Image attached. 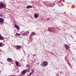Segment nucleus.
<instances>
[{"label":"nucleus","mask_w":76,"mask_h":76,"mask_svg":"<svg viewBox=\"0 0 76 76\" xmlns=\"http://www.w3.org/2000/svg\"><path fill=\"white\" fill-rule=\"evenodd\" d=\"M26 67H29V65H26Z\"/></svg>","instance_id":"6ab92c4d"},{"label":"nucleus","mask_w":76,"mask_h":76,"mask_svg":"<svg viewBox=\"0 0 76 76\" xmlns=\"http://www.w3.org/2000/svg\"><path fill=\"white\" fill-rule=\"evenodd\" d=\"M6 7V5H4V4H3V8H5V7Z\"/></svg>","instance_id":"a211bd4d"},{"label":"nucleus","mask_w":76,"mask_h":76,"mask_svg":"<svg viewBox=\"0 0 76 76\" xmlns=\"http://www.w3.org/2000/svg\"><path fill=\"white\" fill-rule=\"evenodd\" d=\"M51 54H52L53 55H54V54L53 52H51Z\"/></svg>","instance_id":"4be33fe9"},{"label":"nucleus","mask_w":76,"mask_h":76,"mask_svg":"<svg viewBox=\"0 0 76 76\" xmlns=\"http://www.w3.org/2000/svg\"><path fill=\"white\" fill-rule=\"evenodd\" d=\"M32 6L31 5L28 6L26 7V9H29V8H32Z\"/></svg>","instance_id":"9d476101"},{"label":"nucleus","mask_w":76,"mask_h":76,"mask_svg":"<svg viewBox=\"0 0 76 76\" xmlns=\"http://www.w3.org/2000/svg\"><path fill=\"white\" fill-rule=\"evenodd\" d=\"M4 39V38L2 36H0V40H3Z\"/></svg>","instance_id":"f8f14e48"},{"label":"nucleus","mask_w":76,"mask_h":76,"mask_svg":"<svg viewBox=\"0 0 76 76\" xmlns=\"http://www.w3.org/2000/svg\"><path fill=\"white\" fill-rule=\"evenodd\" d=\"M14 26L15 28H17L18 30H19L20 29V28H19V27L16 24H15L14 25Z\"/></svg>","instance_id":"f03ea898"},{"label":"nucleus","mask_w":76,"mask_h":76,"mask_svg":"<svg viewBox=\"0 0 76 76\" xmlns=\"http://www.w3.org/2000/svg\"><path fill=\"white\" fill-rule=\"evenodd\" d=\"M24 61H25V60H23Z\"/></svg>","instance_id":"7c9ffc66"},{"label":"nucleus","mask_w":76,"mask_h":76,"mask_svg":"<svg viewBox=\"0 0 76 76\" xmlns=\"http://www.w3.org/2000/svg\"><path fill=\"white\" fill-rule=\"evenodd\" d=\"M16 35L17 36H20V34L18 33H16Z\"/></svg>","instance_id":"2eb2a0df"},{"label":"nucleus","mask_w":76,"mask_h":76,"mask_svg":"<svg viewBox=\"0 0 76 76\" xmlns=\"http://www.w3.org/2000/svg\"><path fill=\"white\" fill-rule=\"evenodd\" d=\"M34 70H32L31 72L30 73V74H29V75L30 76H31V74H32V73H34Z\"/></svg>","instance_id":"4468645a"},{"label":"nucleus","mask_w":76,"mask_h":76,"mask_svg":"<svg viewBox=\"0 0 76 76\" xmlns=\"http://www.w3.org/2000/svg\"><path fill=\"white\" fill-rule=\"evenodd\" d=\"M1 34H0V37H1Z\"/></svg>","instance_id":"bb28decb"},{"label":"nucleus","mask_w":76,"mask_h":76,"mask_svg":"<svg viewBox=\"0 0 76 76\" xmlns=\"http://www.w3.org/2000/svg\"><path fill=\"white\" fill-rule=\"evenodd\" d=\"M15 64L18 67H19V64H18V62L17 61H16L15 62Z\"/></svg>","instance_id":"9b49d317"},{"label":"nucleus","mask_w":76,"mask_h":76,"mask_svg":"<svg viewBox=\"0 0 76 76\" xmlns=\"http://www.w3.org/2000/svg\"><path fill=\"white\" fill-rule=\"evenodd\" d=\"M1 73V71H0V73Z\"/></svg>","instance_id":"cd10ccee"},{"label":"nucleus","mask_w":76,"mask_h":76,"mask_svg":"<svg viewBox=\"0 0 76 76\" xmlns=\"http://www.w3.org/2000/svg\"><path fill=\"white\" fill-rule=\"evenodd\" d=\"M48 31L50 32H53V30L51 28H49L48 29Z\"/></svg>","instance_id":"39448f33"},{"label":"nucleus","mask_w":76,"mask_h":76,"mask_svg":"<svg viewBox=\"0 0 76 76\" xmlns=\"http://www.w3.org/2000/svg\"><path fill=\"white\" fill-rule=\"evenodd\" d=\"M1 44H2V43H0V47H1Z\"/></svg>","instance_id":"412c9836"},{"label":"nucleus","mask_w":76,"mask_h":76,"mask_svg":"<svg viewBox=\"0 0 76 76\" xmlns=\"http://www.w3.org/2000/svg\"><path fill=\"white\" fill-rule=\"evenodd\" d=\"M48 64V63L47 62L45 61L43 62V65L44 66H47Z\"/></svg>","instance_id":"6e6552de"},{"label":"nucleus","mask_w":76,"mask_h":76,"mask_svg":"<svg viewBox=\"0 0 76 76\" xmlns=\"http://www.w3.org/2000/svg\"><path fill=\"white\" fill-rule=\"evenodd\" d=\"M7 60L8 61H10L12 62L13 61V60H12V59L10 58H7Z\"/></svg>","instance_id":"423d86ee"},{"label":"nucleus","mask_w":76,"mask_h":76,"mask_svg":"<svg viewBox=\"0 0 76 76\" xmlns=\"http://www.w3.org/2000/svg\"><path fill=\"white\" fill-rule=\"evenodd\" d=\"M12 76V75H10V76Z\"/></svg>","instance_id":"c756f323"},{"label":"nucleus","mask_w":76,"mask_h":76,"mask_svg":"<svg viewBox=\"0 0 76 76\" xmlns=\"http://www.w3.org/2000/svg\"><path fill=\"white\" fill-rule=\"evenodd\" d=\"M25 35V34L24 33L23 34V35Z\"/></svg>","instance_id":"a878e982"},{"label":"nucleus","mask_w":76,"mask_h":76,"mask_svg":"<svg viewBox=\"0 0 76 76\" xmlns=\"http://www.w3.org/2000/svg\"><path fill=\"white\" fill-rule=\"evenodd\" d=\"M3 42H5V41H4Z\"/></svg>","instance_id":"c85d7f7f"},{"label":"nucleus","mask_w":76,"mask_h":76,"mask_svg":"<svg viewBox=\"0 0 76 76\" xmlns=\"http://www.w3.org/2000/svg\"><path fill=\"white\" fill-rule=\"evenodd\" d=\"M4 19L1 18H0V23L1 25L4 23Z\"/></svg>","instance_id":"f257e3e1"},{"label":"nucleus","mask_w":76,"mask_h":76,"mask_svg":"<svg viewBox=\"0 0 76 76\" xmlns=\"http://www.w3.org/2000/svg\"><path fill=\"white\" fill-rule=\"evenodd\" d=\"M61 6V5H58V6H59V7H61V6Z\"/></svg>","instance_id":"b1692460"},{"label":"nucleus","mask_w":76,"mask_h":76,"mask_svg":"<svg viewBox=\"0 0 76 76\" xmlns=\"http://www.w3.org/2000/svg\"><path fill=\"white\" fill-rule=\"evenodd\" d=\"M21 46L20 45H17V47L16 48V50H19V49H20L21 48Z\"/></svg>","instance_id":"7ed1b4c3"},{"label":"nucleus","mask_w":76,"mask_h":76,"mask_svg":"<svg viewBox=\"0 0 76 76\" xmlns=\"http://www.w3.org/2000/svg\"><path fill=\"white\" fill-rule=\"evenodd\" d=\"M64 46L66 50H67V49L69 48V46H68V45L66 44H64Z\"/></svg>","instance_id":"0eeeda50"},{"label":"nucleus","mask_w":76,"mask_h":76,"mask_svg":"<svg viewBox=\"0 0 76 76\" xmlns=\"http://www.w3.org/2000/svg\"><path fill=\"white\" fill-rule=\"evenodd\" d=\"M34 17L35 18H38V14H34Z\"/></svg>","instance_id":"ddd939ff"},{"label":"nucleus","mask_w":76,"mask_h":76,"mask_svg":"<svg viewBox=\"0 0 76 76\" xmlns=\"http://www.w3.org/2000/svg\"><path fill=\"white\" fill-rule=\"evenodd\" d=\"M31 34H32L33 35H35V33L32 32L31 33Z\"/></svg>","instance_id":"dca6fc26"},{"label":"nucleus","mask_w":76,"mask_h":76,"mask_svg":"<svg viewBox=\"0 0 76 76\" xmlns=\"http://www.w3.org/2000/svg\"><path fill=\"white\" fill-rule=\"evenodd\" d=\"M47 20H50V18H48V19H47Z\"/></svg>","instance_id":"393cba45"},{"label":"nucleus","mask_w":76,"mask_h":76,"mask_svg":"<svg viewBox=\"0 0 76 76\" xmlns=\"http://www.w3.org/2000/svg\"><path fill=\"white\" fill-rule=\"evenodd\" d=\"M53 6H55V5H56V4L55 3H53V4H52Z\"/></svg>","instance_id":"aec40b11"},{"label":"nucleus","mask_w":76,"mask_h":76,"mask_svg":"<svg viewBox=\"0 0 76 76\" xmlns=\"http://www.w3.org/2000/svg\"><path fill=\"white\" fill-rule=\"evenodd\" d=\"M0 8H3V3L2 2L0 3Z\"/></svg>","instance_id":"20e7f679"},{"label":"nucleus","mask_w":76,"mask_h":76,"mask_svg":"<svg viewBox=\"0 0 76 76\" xmlns=\"http://www.w3.org/2000/svg\"><path fill=\"white\" fill-rule=\"evenodd\" d=\"M25 73H26V71L25 70H24L22 72V74L23 75H24Z\"/></svg>","instance_id":"1a4fd4ad"},{"label":"nucleus","mask_w":76,"mask_h":76,"mask_svg":"<svg viewBox=\"0 0 76 76\" xmlns=\"http://www.w3.org/2000/svg\"><path fill=\"white\" fill-rule=\"evenodd\" d=\"M49 6H50V7H53V4H49Z\"/></svg>","instance_id":"f3484780"},{"label":"nucleus","mask_w":76,"mask_h":76,"mask_svg":"<svg viewBox=\"0 0 76 76\" xmlns=\"http://www.w3.org/2000/svg\"><path fill=\"white\" fill-rule=\"evenodd\" d=\"M58 75H59L57 73V74H56V76H58Z\"/></svg>","instance_id":"5701e85b"}]
</instances>
